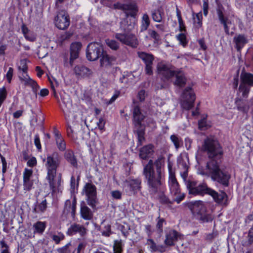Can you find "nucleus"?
Here are the masks:
<instances>
[{"label": "nucleus", "mask_w": 253, "mask_h": 253, "mask_svg": "<svg viewBox=\"0 0 253 253\" xmlns=\"http://www.w3.org/2000/svg\"><path fill=\"white\" fill-rule=\"evenodd\" d=\"M150 24V20L148 15L144 14L141 20L140 32H143L147 30Z\"/></svg>", "instance_id": "nucleus-34"}, {"label": "nucleus", "mask_w": 253, "mask_h": 253, "mask_svg": "<svg viewBox=\"0 0 253 253\" xmlns=\"http://www.w3.org/2000/svg\"><path fill=\"white\" fill-rule=\"evenodd\" d=\"M58 149L61 151H64L66 149V144L62 137H59L56 140Z\"/></svg>", "instance_id": "nucleus-44"}, {"label": "nucleus", "mask_w": 253, "mask_h": 253, "mask_svg": "<svg viewBox=\"0 0 253 253\" xmlns=\"http://www.w3.org/2000/svg\"><path fill=\"white\" fill-rule=\"evenodd\" d=\"M61 157L57 152H53L47 156L45 164L47 171H57V169L60 166Z\"/></svg>", "instance_id": "nucleus-9"}, {"label": "nucleus", "mask_w": 253, "mask_h": 253, "mask_svg": "<svg viewBox=\"0 0 253 253\" xmlns=\"http://www.w3.org/2000/svg\"><path fill=\"white\" fill-rule=\"evenodd\" d=\"M64 239V235L63 234H59L58 235H53L52 236V239L56 244H59L60 242Z\"/></svg>", "instance_id": "nucleus-51"}, {"label": "nucleus", "mask_w": 253, "mask_h": 253, "mask_svg": "<svg viewBox=\"0 0 253 253\" xmlns=\"http://www.w3.org/2000/svg\"><path fill=\"white\" fill-rule=\"evenodd\" d=\"M148 33L150 36L155 41H158L160 40V36L159 34L155 31L150 29L148 31Z\"/></svg>", "instance_id": "nucleus-52"}, {"label": "nucleus", "mask_w": 253, "mask_h": 253, "mask_svg": "<svg viewBox=\"0 0 253 253\" xmlns=\"http://www.w3.org/2000/svg\"><path fill=\"white\" fill-rule=\"evenodd\" d=\"M82 43L80 42L72 43L70 45V57L69 62H68L67 57L64 58V66L72 67L75 60L79 57V53L82 47Z\"/></svg>", "instance_id": "nucleus-11"}, {"label": "nucleus", "mask_w": 253, "mask_h": 253, "mask_svg": "<svg viewBox=\"0 0 253 253\" xmlns=\"http://www.w3.org/2000/svg\"><path fill=\"white\" fill-rule=\"evenodd\" d=\"M87 233V229L83 225L74 223L68 228L67 234L69 236H73L79 233L81 237L85 236Z\"/></svg>", "instance_id": "nucleus-18"}, {"label": "nucleus", "mask_w": 253, "mask_h": 253, "mask_svg": "<svg viewBox=\"0 0 253 253\" xmlns=\"http://www.w3.org/2000/svg\"><path fill=\"white\" fill-rule=\"evenodd\" d=\"M126 183L129 188L130 190L134 194L137 193L141 189V181L138 178L126 180Z\"/></svg>", "instance_id": "nucleus-29"}, {"label": "nucleus", "mask_w": 253, "mask_h": 253, "mask_svg": "<svg viewBox=\"0 0 253 253\" xmlns=\"http://www.w3.org/2000/svg\"><path fill=\"white\" fill-rule=\"evenodd\" d=\"M158 73L162 76L164 81L169 80L172 77H175L174 84L180 87H183L187 82L184 74L182 71H173L170 67L163 63H159L157 65Z\"/></svg>", "instance_id": "nucleus-4"}, {"label": "nucleus", "mask_w": 253, "mask_h": 253, "mask_svg": "<svg viewBox=\"0 0 253 253\" xmlns=\"http://www.w3.org/2000/svg\"><path fill=\"white\" fill-rule=\"evenodd\" d=\"M37 165V160L35 157H32L27 162V165L30 167H34Z\"/></svg>", "instance_id": "nucleus-60"}, {"label": "nucleus", "mask_w": 253, "mask_h": 253, "mask_svg": "<svg viewBox=\"0 0 253 253\" xmlns=\"http://www.w3.org/2000/svg\"><path fill=\"white\" fill-rule=\"evenodd\" d=\"M33 183L31 180H23L24 189L27 191H30L32 187Z\"/></svg>", "instance_id": "nucleus-48"}, {"label": "nucleus", "mask_w": 253, "mask_h": 253, "mask_svg": "<svg viewBox=\"0 0 253 253\" xmlns=\"http://www.w3.org/2000/svg\"><path fill=\"white\" fill-rule=\"evenodd\" d=\"M6 97V90L4 87L0 89V106Z\"/></svg>", "instance_id": "nucleus-54"}, {"label": "nucleus", "mask_w": 253, "mask_h": 253, "mask_svg": "<svg viewBox=\"0 0 253 253\" xmlns=\"http://www.w3.org/2000/svg\"><path fill=\"white\" fill-rule=\"evenodd\" d=\"M102 235L105 237H109L112 234L111 225L108 224L104 226V229L101 232Z\"/></svg>", "instance_id": "nucleus-46"}, {"label": "nucleus", "mask_w": 253, "mask_h": 253, "mask_svg": "<svg viewBox=\"0 0 253 253\" xmlns=\"http://www.w3.org/2000/svg\"><path fill=\"white\" fill-rule=\"evenodd\" d=\"M162 164L161 160L158 159L154 163L150 160L144 166L143 174L147 181L149 192L157 193L161 189L162 185Z\"/></svg>", "instance_id": "nucleus-2"}, {"label": "nucleus", "mask_w": 253, "mask_h": 253, "mask_svg": "<svg viewBox=\"0 0 253 253\" xmlns=\"http://www.w3.org/2000/svg\"><path fill=\"white\" fill-rule=\"evenodd\" d=\"M80 214L81 217L84 220H90L93 218V212L84 201H82L80 204Z\"/></svg>", "instance_id": "nucleus-24"}, {"label": "nucleus", "mask_w": 253, "mask_h": 253, "mask_svg": "<svg viewBox=\"0 0 253 253\" xmlns=\"http://www.w3.org/2000/svg\"><path fill=\"white\" fill-rule=\"evenodd\" d=\"M194 23L195 26L198 27L200 28L202 25V19H203V16L202 13L200 12L197 14H196L195 17H194Z\"/></svg>", "instance_id": "nucleus-41"}, {"label": "nucleus", "mask_w": 253, "mask_h": 253, "mask_svg": "<svg viewBox=\"0 0 253 253\" xmlns=\"http://www.w3.org/2000/svg\"><path fill=\"white\" fill-rule=\"evenodd\" d=\"M177 39L181 44L185 45L187 43L186 38L184 34H179L177 36Z\"/></svg>", "instance_id": "nucleus-55"}, {"label": "nucleus", "mask_w": 253, "mask_h": 253, "mask_svg": "<svg viewBox=\"0 0 253 253\" xmlns=\"http://www.w3.org/2000/svg\"><path fill=\"white\" fill-rule=\"evenodd\" d=\"M146 244L149 246L151 252H155L159 250L158 247H157V245L153 240L151 239H147Z\"/></svg>", "instance_id": "nucleus-43"}, {"label": "nucleus", "mask_w": 253, "mask_h": 253, "mask_svg": "<svg viewBox=\"0 0 253 253\" xmlns=\"http://www.w3.org/2000/svg\"><path fill=\"white\" fill-rule=\"evenodd\" d=\"M164 15V12L161 8H158L152 11V18L155 22H161L163 20Z\"/></svg>", "instance_id": "nucleus-33"}, {"label": "nucleus", "mask_w": 253, "mask_h": 253, "mask_svg": "<svg viewBox=\"0 0 253 253\" xmlns=\"http://www.w3.org/2000/svg\"><path fill=\"white\" fill-rule=\"evenodd\" d=\"M201 150L207 154L209 161L207 163L206 171L201 173L210 176L212 180L220 185L228 186L231 176L228 172L220 168L223 152L218 141L213 137H207L204 140Z\"/></svg>", "instance_id": "nucleus-1"}, {"label": "nucleus", "mask_w": 253, "mask_h": 253, "mask_svg": "<svg viewBox=\"0 0 253 253\" xmlns=\"http://www.w3.org/2000/svg\"><path fill=\"white\" fill-rule=\"evenodd\" d=\"M105 42L107 45L112 50H117L120 47L119 43L114 40L107 39Z\"/></svg>", "instance_id": "nucleus-39"}, {"label": "nucleus", "mask_w": 253, "mask_h": 253, "mask_svg": "<svg viewBox=\"0 0 253 253\" xmlns=\"http://www.w3.org/2000/svg\"><path fill=\"white\" fill-rule=\"evenodd\" d=\"M134 126L133 131L137 135L138 142L139 145H141L144 140V134L145 130V126L142 124V122L133 123Z\"/></svg>", "instance_id": "nucleus-21"}, {"label": "nucleus", "mask_w": 253, "mask_h": 253, "mask_svg": "<svg viewBox=\"0 0 253 253\" xmlns=\"http://www.w3.org/2000/svg\"><path fill=\"white\" fill-rule=\"evenodd\" d=\"M46 178L49 183L52 192H55L57 188L60 185L61 174H59L57 176V171H47Z\"/></svg>", "instance_id": "nucleus-14"}, {"label": "nucleus", "mask_w": 253, "mask_h": 253, "mask_svg": "<svg viewBox=\"0 0 253 253\" xmlns=\"http://www.w3.org/2000/svg\"><path fill=\"white\" fill-rule=\"evenodd\" d=\"M59 253H74L75 250H72L69 248L68 245L58 250Z\"/></svg>", "instance_id": "nucleus-53"}, {"label": "nucleus", "mask_w": 253, "mask_h": 253, "mask_svg": "<svg viewBox=\"0 0 253 253\" xmlns=\"http://www.w3.org/2000/svg\"><path fill=\"white\" fill-rule=\"evenodd\" d=\"M83 190L85 192L87 197V204L92 208H95L97 203L96 188L95 186L92 183H87L85 185Z\"/></svg>", "instance_id": "nucleus-8"}, {"label": "nucleus", "mask_w": 253, "mask_h": 253, "mask_svg": "<svg viewBox=\"0 0 253 253\" xmlns=\"http://www.w3.org/2000/svg\"><path fill=\"white\" fill-rule=\"evenodd\" d=\"M47 208L46 200L42 201L41 203L35 206L33 212L35 213L43 212Z\"/></svg>", "instance_id": "nucleus-36"}, {"label": "nucleus", "mask_w": 253, "mask_h": 253, "mask_svg": "<svg viewBox=\"0 0 253 253\" xmlns=\"http://www.w3.org/2000/svg\"><path fill=\"white\" fill-rule=\"evenodd\" d=\"M165 222V220L164 218H161L160 217L158 218V221L156 224V228L159 231V233L163 232V226L164 223Z\"/></svg>", "instance_id": "nucleus-47"}, {"label": "nucleus", "mask_w": 253, "mask_h": 253, "mask_svg": "<svg viewBox=\"0 0 253 253\" xmlns=\"http://www.w3.org/2000/svg\"><path fill=\"white\" fill-rule=\"evenodd\" d=\"M77 200L74 196L72 200H67L64 204L63 214L66 215L71 214V217L74 219L76 215Z\"/></svg>", "instance_id": "nucleus-16"}, {"label": "nucleus", "mask_w": 253, "mask_h": 253, "mask_svg": "<svg viewBox=\"0 0 253 253\" xmlns=\"http://www.w3.org/2000/svg\"><path fill=\"white\" fill-rule=\"evenodd\" d=\"M138 57L144 62L145 64V72L148 75H152L153 71V63L154 60V56L149 53L144 52H138Z\"/></svg>", "instance_id": "nucleus-12"}, {"label": "nucleus", "mask_w": 253, "mask_h": 253, "mask_svg": "<svg viewBox=\"0 0 253 253\" xmlns=\"http://www.w3.org/2000/svg\"><path fill=\"white\" fill-rule=\"evenodd\" d=\"M114 253H122L123 251L122 241L116 240L113 246Z\"/></svg>", "instance_id": "nucleus-40"}, {"label": "nucleus", "mask_w": 253, "mask_h": 253, "mask_svg": "<svg viewBox=\"0 0 253 253\" xmlns=\"http://www.w3.org/2000/svg\"><path fill=\"white\" fill-rule=\"evenodd\" d=\"M104 52L100 43L91 42L86 48V58L89 61H95L101 57Z\"/></svg>", "instance_id": "nucleus-7"}, {"label": "nucleus", "mask_w": 253, "mask_h": 253, "mask_svg": "<svg viewBox=\"0 0 253 253\" xmlns=\"http://www.w3.org/2000/svg\"><path fill=\"white\" fill-rule=\"evenodd\" d=\"M235 104L237 109L244 113H247L249 110V105L247 100H243L242 99L237 98L235 100Z\"/></svg>", "instance_id": "nucleus-31"}, {"label": "nucleus", "mask_w": 253, "mask_h": 253, "mask_svg": "<svg viewBox=\"0 0 253 253\" xmlns=\"http://www.w3.org/2000/svg\"><path fill=\"white\" fill-rule=\"evenodd\" d=\"M188 207L193 214L200 216L206 212V207L201 201L191 202L188 203Z\"/></svg>", "instance_id": "nucleus-19"}, {"label": "nucleus", "mask_w": 253, "mask_h": 253, "mask_svg": "<svg viewBox=\"0 0 253 253\" xmlns=\"http://www.w3.org/2000/svg\"><path fill=\"white\" fill-rule=\"evenodd\" d=\"M32 169H25L23 172V180L30 179V178L32 175Z\"/></svg>", "instance_id": "nucleus-50"}, {"label": "nucleus", "mask_w": 253, "mask_h": 253, "mask_svg": "<svg viewBox=\"0 0 253 253\" xmlns=\"http://www.w3.org/2000/svg\"><path fill=\"white\" fill-rule=\"evenodd\" d=\"M132 114L133 123L142 122L145 118V116L141 112L139 105L134 101H133Z\"/></svg>", "instance_id": "nucleus-25"}, {"label": "nucleus", "mask_w": 253, "mask_h": 253, "mask_svg": "<svg viewBox=\"0 0 253 253\" xmlns=\"http://www.w3.org/2000/svg\"><path fill=\"white\" fill-rule=\"evenodd\" d=\"M55 21L56 27L61 30L66 29L70 23L69 16L65 10H61L57 13Z\"/></svg>", "instance_id": "nucleus-13"}, {"label": "nucleus", "mask_w": 253, "mask_h": 253, "mask_svg": "<svg viewBox=\"0 0 253 253\" xmlns=\"http://www.w3.org/2000/svg\"><path fill=\"white\" fill-rule=\"evenodd\" d=\"M183 235L175 230H170L166 234V239L164 241L165 245L168 246H173L174 242L178 239H182Z\"/></svg>", "instance_id": "nucleus-17"}, {"label": "nucleus", "mask_w": 253, "mask_h": 253, "mask_svg": "<svg viewBox=\"0 0 253 253\" xmlns=\"http://www.w3.org/2000/svg\"><path fill=\"white\" fill-rule=\"evenodd\" d=\"M154 153V146L150 144L140 149L139 155L141 159L147 160L152 158Z\"/></svg>", "instance_id": "nucleus-22"}, {"label": "nucleus", "mask_w": 253, "mask_h": 253, "mask_svg": "<svg viewBox=\"0 0 253 253\" xmlns=\"http://www.w3.org/2000/svg\"><path fill=\"white\" fill-rule=\"evenodd\" d=\"M198 125L200 129L204 130L207 128L206 122L205 119L200 120L199 122Z\"/></svg>", "instance_id": "nucleus-61"}, {"label": "nucleus", "mask_w": 253, "mask_h": 253, "mask_svg": "<svg viewBox=\"0 0 253 253\" xmlns=\"http://www.w3.org/2000/svg\"><path fill=\"white\" fill-rule=\"evenodd\" d=\"M224 10L223 6L221 4H218L216 8V13L220 23L223 26L225 33L229 35L230 33L228 25L231 24V21L225 16L223 12Z\"/></svg>", "instance_id": "nucleus-15"}, {"label": "nucleus", "mask_w": 253, "mask_h": 253, "mask_svg": "<svg viewBox=\"0 0 253 253\" xmlns=\"http://www.w3.org/2000/svg\"><path fill=\"white\" fill-rule=\"evenodd\" d=\"M170 139L173 142L176 150L180 148L183 144V141L182 139L177 135L173 134L171 135Z\"/></svg>", "instance_id": "nucleus-38"}, {"label": "nucleus", "mask_w": 253, "mask_h": 253, "mask_svg": "<svg viewBox=\"0 0 253 253\" xmlns=\"http://www.w3.org/2000/svg\"><path fill=\"white\" fill-rule=\"evenodd\" d=\"M111 194L112 197L116 200H120L122 198V193L119 190L112 191Z\"/></svg>", "instance_id": "nucleus-56"}, {"label": "nucleus", "mask_w": 253, "mask_h": 253, "mask_svg": "<svg viewBox=\"0 0 253 253\" xmlns=\"http://www.w3.org/2000/svg\"><path fill=\"white\" fill-rule=\"evenodd\" d=\"M159 200L163 204L171 203L168 198L164 194H161L159 196Z\"/></svg>", "instance_id": "nucleus-57"}, {"label": "nucleus", "mask_w": 253, "mask_h": 253, "mask_svg": "<svg viewBox=\"0 0 253 253\" xmlns=\"http://www.w3.org/2000/svg\"><path fill=\"white\" fill-rule=\"evenodd\" d=\"M213 216L211 214H205V213L201 215L199 217V219L202 222H211L213 220Z\"/></svg>", "instance_id": "nucleus-45"}, {"label": "nucleus", "mask_w": 253, "mask_h": 253, "mask_svg": "<svg viewBox=\"0 0 253 253\" xmlns=\"http://www.w3.org/2000/svg\"><path fill=\"white\" fill-rule=\"evenodd\" d=\"M248 240L247 242L245 243L246 246H250L253 243V227L251 228L248 233Z\"/></svg>", "instance_id": "nucleus-49"}, {"label": "nucleus", "mask_w": 253, "mask_h": 253, "mask_svg": "<svg viewBox=\"0 0 253 253\" xmlns=\"http://www.w3.org/2000/svg\"><path fill=\"white\" fill-rule=\"evenodd\" d=\"M169 184L171 193L174 195L180 192L178 183L174 174L170 172L169 176Z\"/></svg>", "instance_id": "nucleus-28"}, {"label": "nucleus", "mask_w": 253, "mask_h": 253, "mask_svg": "<svg viewBox=\"0 0 253 253\" xmlns=\"http://www.w3.org/2000/svg\"><path fill=\"white\" fill-rule=\"evenodd\" d=\"M185 182L190 194L195 195L208 194L211 195L214 201L218 204L223 203L224 199L227 198V194L224 192L218 193L209 187L206 183H203L197 186L196 181L186 180Z\"/></svg>", "instance_id": "nucleus-3"}, {"label": "nucleus", "mask_w": 253, "mask_h": 253, "mask_svg": "<svg viewBox=\"0 0 253 253\" xmlns=\"http://www.w3.org/2000/svg\"><path fill=\"white\" fill-rule=\"evenodd\" d=\"M64 158L72 166L77 168V161L73 151L71 150H67L64 154Z\"/></svg>", "instance_id": "nucleus-32"}, {"label": "nucleus", "mask_w": 253, "mask_h": 253, "mask_svg": "<svg viewBox=\"0 0 253 253\" xmlns=\"http://www.w3.org/2000/svg\"><path fill=\"white\" fill-rule=\"evenodd\" d=\"M34 143L38 149L40 150L41 149L40 140L38 134L35 135Z\"/></svg>", "instance_id": "nucleus-62"}, {"label": "nucleus", "mask_w": 253, "mask_h": 253, "mask_svg": "<svg viewBox=\"0 0 253 253\" xmlns=\"http://www.w3.org/2000/svg\"><path fill=\"white\" fill-rule=\"evenodd\" d=\"M46 227V224L44 222L37 221L33 225L34 233L42 234Z\"/></svg>", "instance_id": "nucleus-35"}, {"label": "nucleus", "mask_w": 253, "mask_h": 253, "mask_svg": "<svg viewBox=\"0 0 253 253\" xmlns=\"http://www.w3.org/2000/svg\"><path fill=\"white\" fill-rule=\"evenodd\" d=\"M179 167L181 170L188 169V166L186 163L183 160H181L179 162Z\"/></svg>", "instance_id": "nucleus-63"}, {"label": "nucleus", "mask_w": 253, "mask_h": 253, "mask_svg": "<svg viewBox=\"0 0 253 253\" xmlns=\"http://www.w3.org/2000/svg\"><path fill=\"white\" fill-rule=\"evenodd\" d=\"M102 3L109 7L113 8V2L111 0H101Z\"/></svg>", "instance_id": "nucleus-64"}, {"label": "nucleus", "mask_w": 253, "mask_h": 253, "mask_svg": "<svg viewBox=\"0 0 253 253\" xmlns=\"http://www.w3.org/2000/svg\"><path fill=\"white\" fill-rule=\"evenodd\" d=\"M123 11L126 14V16L134 18L138 11V8L136 3L133 2L125 4Z\"/></svg>", "instance_id": "nucleus-23"}, {"label": "nucleus", "mask_w": 253, "mask_h": 253, "mask_svg": "<svg viewBox=\"0 0 253 253\" xmlns=\"http://www.w3.org/2000/svg\"><path fill=\"white\" fill-rule=\"evenodd\" d=\"M233 42L236 44V48L240 51L244 46L248 42L247 36L244 34H238L233 38Z\"/></svg>", "instance_id": "nucleus-27"}, {"label": "nucleus", "mask_w": 253, "mask_h": 253, "mask_svg": "<svg viewBox=\"0 0 253 253\" xmlns=\"http://www.w3.org/2000/svg\"><path fill=\"white\" fill-rule=\"evenodd\" d=\"M13 69L12 68H9L8 71L6 75L7 80L9 83L11 82L13 76Z\"/></svg>", "instance_id": "nucleus-59"}, {"label": "nucleus", "mask_w": 253, "mask_h": 253, "mask_svg": "<svg viewBox=\"0 0 253 253\" xmlns=\"http://www.w3.org/2000/svg\"><path fill=\"white\" fill-rule=\"evenodd\" d=\"M18 69L19 72L24 73L27 72L28 67L26 60L25 59L21 60L18 64Z\"/></svg>", "instance_id": "nucleus-42"}, {"label": "nucleus", "mask_w": 253, "mask_h": 253, "mask_svg": "<svg viewBox=\"0 0 253 253\" xmlns=\"http://www.w3.org/2000/svg\"><path fill=\"white\" fill-rule=\"evenodd\" d=\"M18 77H19L20 81L22 83L25 81V80H26L28 77H29V76L27 74V72L24 73V72H21V73H20V72H19Z\"/></svg>", "instance_id": "nucleus-58"}, {"label": "nucleus", "mask_w": 253, "mask_h": 253, "mask_svg": "<svg viewBox=\"0 0 253 253\" xmlns=\"http://www.w3.org/2000/svg\"><path fill=\"white\" fill-rule=\"evenodd\" d=\"M195 99L196 95L193 88L190 86L186 87L181 95V107L186 110L191 109L194 106Z\"/></svg>", "instance_id": "nucleus-6"}, {"label": "nucleus", "mask_w": 253, "mask_h": 253, "mask_svg": "<svg viewBox=\"0 0 253 253\" xmlns=\"http://www.w3.org/2000/svg\"><path fill=\"white\" fill-rule=\"evenodd\" d=\"M74 72L77 76L83 78L90 77L93 74L91 70L83 65L76 66Z\"/></svg>", "instance_id": "nucleus-26"}, {"label": "nucleus", "mask_w": 253, "mask_h": 253, "mask_svg": "<svg viewBox=\"0 0 253 253\" xmlns=\"http://www.w3.org/2000/svg\"><path fill=\"white\" fill-rule=\"evenodd\" d=\"M253 86V74L243 70L240 75V84L239 91L243 98H247L251 88Z\"/></svg>", "instance_id": "nucleus-5"}, {"label": "nucleus", "mask_w": 253, "mask_h": 253, "mask_svg": "<svg viewBox=\"0 0 253 253\" xmlns=\"http://www.w3.org/2000/svg\"><path fill=\"white\" fill-rule=\"evenodd\" d=\"M116 58L111 55H108L106 52H104L100 57V66L104 69H109L116 62Z\"/></svg>", "instance_id": "nucleus-20"}, {"label": "nucleus", "mask_w": 253, "mask_h": 253, "mask_svg": "<svg viewBox=\"0 0 253 253\" xmlns=\"http://www.w3.org/2000/svg\"><path fill=\"white\" fill-rule=\"evenodd\" d=\"M135 26V22L130 21L129 17H126L121 22L120 28L125 32L127 33L131 31Z\"/></svg>", "instance_id": "nucleus-30"}, {"label": "nucleus", "mask_w": 253, "mask_h": 253, "mask_svg": "<svg viewBox=\"0 0 253 253\" xmlns=\"http://www.w3.org/2000/svg\"><path fill=\"white\" fill-rule=\"evenodd\" d=\"M115 38L122 43L132 47H136L138 45V41L136 36L132 34H116Z\"/></svg>", "instance_id": "nucleus-10"}, {"label": "nucleus", "mask_w": 253, "mask_h": 253, "mask_svg": "<svg viewBox=\"0 0 253 253\" xmlns=\"http://www.w3.org/2000/svg\"><path fill=\"white\" fill-rule=\"evenodd\" d=\"M23 83L25 85L31 86L32 88L33 91L35 92H36L39 88L37 82L32 79L30 77L26 80H25Z\"/></svg>", "instance_id": "nucleus-37"}]
</instances>
